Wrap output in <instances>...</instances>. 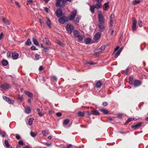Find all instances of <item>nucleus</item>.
<instances>
[{
    "instance_id": "25",
    "label": "nucleus",
    "mask_w": 148,
    "mask_h": 148,
    "mask_svg": "<svg viewBox=\"0 0 148 148\" xmlns=\"http://www.w3.org/2000/svg\"><path fill=\"white\" fill-rule=\"evenodd\" d=\"M2 64L3 65V66H6L8 64V62L5 60H3L2 61Z\"/></svg>"
},
{
    "instance_id": "53",
    "label": "nucleus",
    "mask_w": 148,
    "mask_h": 148,
    "mask_svg": "<svg viewBox=\"0 0 148 148\" xmlns=\"http://www.w3.org/2000/svg\"><path fill=\"white\" fill-rule=\"evenodd\" d=\"M16 138L18 140H20L21 138V137L20 136L17 134L16 135Z\"/></svg>"
},
{
    "instance_id": "29",
    "label": "nucleus",
    "mask_w": 148,
    "mask_h": 148,
    "mask_svg": "<svg viewBox=\"0 0 148 148\" xmlns=\"http://www.w3.org/2000/svg\"><path fill=\"white\" fill-rule=\"evenodd\" d=\"M114 19V16L113 14H112L110 16V22L113 23Z\"/></svg>"
},
{
    "instance_id": "14",
    "label": "nucleus",
    "mask_w": 148,
    "mask_h": 148,
    "mask_svg": "<svg viewBox=\"0 0 148 148\" xmlns=\"http://www.w3.org/2000/svg\"><path fill=\"white\" fill-rule=\"evenodd\" d=\"M91 114L95 115H97L99 114V113L96 110H94L91 111Z\"/></svg>"
},
{
    "instance_id": "13",
    "label": "nucleus",
    "mask_w": 148,
    "mask_h": 148,
    "mask_svg": "<svg viewBox=\"0 0 148 148\" xmlns=\"http://www.w3.org/2000/svg\"><path fill=\"white\" fill-rule=\"evenodd\" d=\"M94 6L97 9L101 8L102 7V5L101 3H95Z\"/></svg>"
},
{
    "instance_id": "24",
    "label": "nucleus",
    "mask_w": 148,
    "mask_h": 148,
    "mask_svg": "<svg viewBox=\"0 0 148 148\" xmlns=\"http://www.w3.org/2000/svg\"><path fill=\"white\" fill-rule=\"evenodd\" d=\"M96 8L94 5H91L90 7V10L92 13H93L95 12V9Z\"/></svg>"
},
{
    "instance_id": "2",
    "label": "nucleus",
    "mask_w": 148,
    "mask_h": 148,
    "mask_svg": "<svg viewBox=\"0 0 148 148\" xmlns=\"http://www.w3.org/2000/svg\"><path fill=\"white\" fill-rule=\"evenodd\" d=\"M66 28L68 33L71 34L74 31V27L72 24L68 23L66 25Z\"/></svg>"
},
{
    "instance_id": "22",
    "label": "nucleus",
    "mask_w": 148,
    "mask_h": 148,
    "mask_svg": "<svg viewBox=\"0 0 148 148\" xmlns=\"http://www.w3.org/2000/svg\"><path fill=\"white\" fill-rule=\"evenodd\" d=\"M104 5L105 7H103V9L105 11L107 10L109 7L107 3H106L104 4Z\"/></svg>"
},
{
    "instance_id": "30",
    "label": "nucleus",
    "mask_w": 148,
    "mask_h": 148,
    "mask_svg": "<svg viewBox=\"0 0 148 148\" xmlns=\"http://www.w3.org/2000/svg\"><path fill=\"white\" fill-rule=\"evenodd\" d=\"M108 118L109 120L110 121V122L114 124V123L116 122L114 118H111L110 117H108Z\"/></svg>"
},
{
    "instance_id": "1",
    "label": "nucleus",
    "mask_w": 148,
    "mask_h": 148,
    "mask_svg": "<svg viewBox=\"0 0 148 148\" xmlns=\"http://www.w3.org/2000/svg\"><path fill=\"white\" fill-rule=\"evenodd\" d=\"M73 35L76 38H77L78 41L81 42L83 40L84 36H81L79 35V32L77 30H74Z\"/></svg>"
},
{
    "instance_id": "7",
    "label": "nucleus",
    "mask_w": 148,
    "mask_h": 148,
    "mask_svg": "<svg viewBox=\"0 0 148 148\" xmlns=\"http://www.w3.org/2000/svg\"><path fill=\"white\" fill-rule=\"evenodd\" d=\"M10 85L8 83H5L0 85V88L3 89L4 90H8L10 88Z\"/></svg>"
},
{
    "instance_id": "20",
    "label": "nucleus",
    "mask_w": 148,
    "mask_h": 148,
    "mask_svg": "<svg viewBox=\"0 0 148 148\" xmlns=\"http://www.w3.org/2000/svg\"><path fill=\"white\" fill-rule=\"evenodd\" d=\"M91 38H87L85 39V43L86 44H88L91 42Z\"/></svg>"
},
{
    "instance_id": "6",
    "label": "nucleus",
    "mask_w": 148,
    "mask_h": 148,
    "mask_svg": "<svg viewBox=\"0 0 148 148\" xmlns=\"http://www.w3.org/2000/svg\"><path fill=\"white\" fill-rule=\"evenodd\" d=\"M62 12L61 9V7L57 9L56 12V16L60 18L61 16L62 15Z\"/></svg>"
},
{
    "instance_id": "48",
    "label": "nucleus",
    "mask_w": 148,
    "mask_h": 148,
    "mask_svg": "<svg viewBox=\"0 0 148 148\" xmlns=\"http://www.w3.org/2000/svg\"><path fill=\"white\" fill-rule=\"evenodd\" d=\"M18 99L20 102H22L23 101V97L22 96H20L18 98Z\"/></svg>"
},
{
    "instance_id": "47",
    "label": "nucleus",
    "mask_w": 148,
    "mask_h": 148,
    "mask_svg": "<svg viewBox=\"0 0 148 148\" xmlns=\"http://www.w3.org/2000/svg\"><path fill=\"white\" fill-rule=\"evenodd\" d=\"M31 49L32 50L34 51L38 50V49L36 48L35 46H32L31 47Z\"/></svg>"
},
{
    "instance_id": "11",
    "label": "nucleus",
    "mask_w": 148,
    "mask_h": 148,
    "mask_svg": "<svg viewBox=\"0 0 148 148\" xmlns=\"http://www.w3.org/2000/svg\"><path fill=\"white\" fill-rule=\"evenodd\" d=\"M104 23H100L98 25V27H99V30L101 32H103L104 31V27L103 25Z\"/></svg>"
},
{
    "instance_id": "17",
    "label": "nucleus",
    "mask_w": 148,
    "mask_h": 148,
    "mask_svg": "<svg viewBox=\"0 0 148 148\" xmlns=\"http://www.w3.org/2000/svg\"><path fill=\"white\" fill-rule=\"evenodd\" d=\"M102 85L101 82L100 80L97 82L96 84V87L97 88H100Z\"/></svg>"
},
{
    "instance_id": "52",
    "label": "nucleus",
    "mask_w": 148,
    "mask_h": 148,
    "mask_svg": "<svg viewBox=\"0 0 148 148\" xmlns=\"http://www.w3.org/2000/svg\"><path fill=\"white\" fill-rule=\"evenodd\" d=\"M56 116L58 117H60L62 115V114L60 112H58L56 114Z\"/></svg>"
},
{
    "instance_id": "37",
    "label": "nucleus",
    "mask_w": 148,
    "mask_h": 148,
    "mask_svg": "<svg viewBox=\"0 0 148 148\" xmlns=\"http://www.w3.org/2000/svg\"><path fill=\"white\" fill-rule=\"evenodd\" d=\"M77 114L79 116L82 117L84 116V112H79Z\"/></svg>"
},
{
    "instance_id": "59",
    "label": "nucleus",
    "mask_w": 148,
    "mask_h": 148,
    "mask_svg": "<svg viewBox=\"0 0 148 148\" xmlns=\"http://www.w3.org/2000/svg\"><path fill=\"white\" fill-rule=\"evenodd\" d=\"M113 23H112V22H110V29H112V27L113 26Z\"/></svg>"
},
{
    "instance_id": "26",
    "label": "nucleus",
    "mask_w": 148,
    "mask_h": 148,
    "mask_svg": "<svg viewBox=\"0 0 148 148\" xmlns=\"http://www.w3.org/2000/svg\"><path fill=\"white\" fill-rule=\"evenodd\" d=\"M70 120L68 119H64L63 122V124L64 126L67 125L69 122Z\"/></svg>"
},
{
    "instance_id": "31",
    "label": "nucleus",
    "mask_w": 148,
    "mask_h": 148,
    "mask_svg": "<svg viewBox=\"0 0 148 148\" xmlns=\"http://www.w3.org/2000/svg\"><path fill=\"white\" fill-rule=\"evenodd\" d=\"M31 44V42L30 39L29 38H28L25 43V45L29 46Z\"/></svg>"
},
{
    "instance_id": "62",
    "label": "nucleus",
    "mask_w": 148,
    "mask_h": 148,
    "mask_svg": "<svg viewBox=\"0 0 148 148\" xmlns=\"http://www.w3.org/2000/svg\"><path fill=\"white\" fill-rule=\"evenodd\" d=\"M6 132H2V137H4L5 136Z\"/></svg>"
},
{
    "instance_id": "15",
    "label": "nucleus",
    "mask_w": 148,
    "mask_h": 148,
    "mask_svg": "<svg viewBox=\"0 0 148 148\" xmlns=\"http://www.w3.org/2000/svg\"><path fill=\"white\" fill-rule=\"evenodd\" d=\"M18 54L17 53H14L12 54V57L14 60H16L18 58Z\"/></svg>"
},
{
    "instance_id": "32",
    "label": "nucleus",
    "mask_w": 148,
    "mask_h": 148,
    "mask_svg": "<svg viewBox=\"0 0 148 148\" xmlns=\"http://www.w3.org/2000/svg\"><path fill=\"white\" fill-rule=\"evenodd\" d=\"M2 20L4 23L7 25H10V22L8 20H6L4 18H3Z\"/></svg>"
},
{
    "instance_id": "64",
    "label": "nucleus",
    "mask_w": 148,
    "mask_h": 148,
    "mask_svg": "<svg viewBox=\"0 0 148 148\" xmlns=\"http://www.w3.org/2000/svg\"><path fill=\"white\" fill-rule=\"evenodd\" d=\"M72 146V145L71 144H70L68 146L65 147V148H70Z\"/></svg>"
},
{
    "instance_id": "41",
    "label": "nucleus",
    "mask_w": 148,
    "mask_h": 148,
    "mask_svg": "<svg viewBox=\"0 0 148 148\" xmlns=\"http://www.w3.org/2000/svg\"><path fill=\"white\" fill-rule=\"evenodd\" d=\"M120 53V49H119V50L116 52L115 54V57L117 58L119 55Z\"/></svg>"
},
{
    "instance_id": "50",
    "label": "nucleus",
    "mask_w": 148,
    "mask_h": 148,
    "mask_svg": "<svg viewBox=\"0 0 148 148\" xmlns=\"http://www.w3.org/2000/svg\"><path fill=\"white\" fill-rule=\"evenodd\" d=\"M51 78L53 79L55 81H57V77L54 76V75H53V76H52L51 77Z\"/></svg>"
},
{
    "instance_id": "46",
    "label": "nucleus",
    "mask_w": 148,
    "mask_h": 148,
    "mask_svg": "<svg viewBox=\"0 0 148 148\" xmlns=\"http://www.w3.org/2000/svg\"><path fill=\"white\" fill-rule=\"evenodd\" d=\"M40 55L36 53L35 55V60H38L39 59Z\"/></svg>"
},
{
    "instance_id": "45",
    "label": "nucleus",
    "mask_w": 148,
    "mask_h": 148,
    "mask_svg": "<svg viewBox=\"0 0 148 148\" xmlns=\"http://www.w3.org/2000/svg\"><path fill=\"white\" fill-rule=\"evenodd\" d=\"M10 104H13L14 103V101L11 99H10V100H9V101L8 102Z\"/></svg>"
},
{
    "instance_id": "51",
    "label": "nucleus",
    "mask_w": 148,
    "mask_h": 148,
    "mask_svg": "<svg viewBox=\"0 0 148 148\" xmlns=\"http://www.w3.org/2000/svg\"><path fill=\"white\" fill-rule=\"evenodd\" d=\"M108 103H107V102L106 101H104L103 102L102 104L103 105L104 107L107 106L108 105Z\"/></svg>"
},
{
    "instance_id": "42",
    "label": "nucleus",
    "mask_w": 148,
    "mask_h": 148,
    "mask_svg": "<svg viewBox=\"0 0 148 148\" xmlns=\"http://www.w3.org/2000/svg\"><path fill=\"white\" fill-rule=\"evenodd\" d=\"M79 22V18L78 17H77L74 21V23L75 24H77Z\"/></svg>"
},
{
    "instance_id": "36",
    "label": "nucleus",
    "mask_w": 148,
    "mask_h": 148,
    "mask_svg": "<svg viewBox=\"0 0 148 148\" xmlns=\"http://www.w3.org/2000/svg\"><path fill=\"white\" fill-rule=\"evenodd\" d=\"M3 98L7 102L9 101V100H10V99L9 97L5 96H3Z\"/></svg>"
},
{
    "instance_id": "33",
    "label": "nucleus",
    "mask_w": 148,
    "mask_h": 148,
    "mask_svg": "<svg viewBox=\"0 0 148 148\" xmlns=\"http://www.w3.org/2000/svg\"><path fill=\"white\" fill-rule=\"evenodd\" d=\"M4 144L7 147H9L10 146L9 142L8 140H5L4 141Z\"/></svg>"
},
{
    "instance_id": "55",
    "label": "nucleus",
    "mask_w": 148,
    "mask_h": 148,
    "mask_svg": "<svg viewBox=\"0 0 148 148\" xmlns=\"http://www.w3.org/2000/svg\"><path fill=\"white\" fill-rule=\"evenodd\" d=\"M138 26L141 27L142 26V21H139L138 22Z\"/></svg>"
},
{
    "instance_id": "18",
    "label": "nucleus",
    "mask_w": 148,
    "mask_h": 148,
    "mask_svg": "<svg viewBox=\"0 0 148 148\" xmlns=\"http://www.w3.org/2000/svg\"><path fill=\"white\" fill-rule=\"evenodd\" d=\"M43 42L44 43L47 45H50V44L49 43V40L46 38L43 39Z\"/></svg>"
},
{
    "instance_id": "58",
    "label": "nucleus",
    "mask_w": 148,
    "mask_h": 148,
    "mask_svg": "<svg viewBox=\"0 0 148 148\" xmlns=\"http://www.w3.org/2000/svg\"><path fill=\"white\" fill-rule=\"evenodd\" d=\"M119 46H117L116 47L114 51V53L115 52L117 51L118 49H119Z\"/></svg>"
},
{
    "instance_id": "28",
    "label": "nucleus",
    "mask_w": 148,
    "mask_h": 148,
    "mask_svg": "<svg viewBox=\"0 0 148 148\" xmlns=\"http://www.w3.org/2000/svg\"><path fill=\"white\" fill-rule=\"evenodd\" d=\"M135 118L134 117H131L128 118L127 120L126 121L125 124H128L132 120H134Z\"/></svg>"
},
{
    "instance_id": "34",
    "label": "nucleus",
    "mask_w": 148,
    "mask_h": 148,
    "mask_svg": "<svg viewBox=\"0 0 148 148\" xmlns=\"http://www.w3.org/2000/svg\"><path fill=\"white\" fill-rule=\"evenodd\" d=\"M34 120V119L32 118H30L29 119L28 122V125H31L32 124V122L33 120Z\"/></svg>"
},
{
    "instance_id": "54",
    "label": "nucleus",
    "mask_w": 148,
    "mask_h": 148,
    "mask_svg": "<svg viewBox=\"0 0 148 148\" xmlns=\"http://www.w3.org/2000/svg\"><path fill=\"white\" fill-rule=\"evenodd\" d=\"M105 47L106 46L105 45H102L101 47L99 48L101 49V51H102L105 49Z\"/></svg>"
},
{
    "instance_id": "16",
    "label": "nucleus",
    "mask_w": 148,
    "mask_h": 148,
    "mask_svg": "<svg viewBox=\"0 0 148 148\" xmlns=\"http://www.w3.org/2000/svg\"><path fill=\"white\" fill-rule=\"evenodd\" d=\"M24 92L26 95H27L29 97H32L33 96V94L28 91L25 90Z\"/></svg>"
},
{
    "instance_id": "38",
    "label": "nucleus",
    "mask_w": 148,
    "mask_h": 148,
    "mask_svg": "<svg viewBox=\"0 0 148 148\" xmlns=\"http://www.w3.org/2000/svg\"><path fill=\"white\" fill-rule=\"evenodd\" d=\"M30 134L32 137H34L36 136L37 133L31 131L30 133Z\"/></svg>"
},
{
    "instance_id": "10",
    "label": "nucleus",
    "mask_w": 148,
    "mask_h": 148,
    "mask_svg": "<svg viewBox=\"0 0 148 148\" xmlns=\"http://www.w3.org/2000/svg\"><path fill=\"white\" fill-rule=\"evenodd\" d=\"M141 84V82L139 80H136L134 81V82H133V84L132 85L134 86V87H136L140 85Z\"/></svg>"
},
{
    "instance_id": "3",
    "label": "nucleus",
    "mask_w": 148,
    "mask_h": 148,
    "mask_svg": "<svg viewBox=\"0 0 148 148\" xmlns=\"http://www.w3.org/2000/svg\"><path fill=\"white\" fill-rule=\"evenodd\" d=\"M59 22L61 24H64L69 21V18L66 16H63L60 17L58 20Z\"/></svg>"
},
{
    "instance_id": "9",
    "label": "nucleus",
    "mask_w": 148,
    "mask_h": 148,
    "mask_svg": "<svg viewBox=\"0 0 148 148\" xmlns=\"http://www.w3.org/2000/svg\"><path fill=\"white\" fill-rule=\"evenodd\" d=\"M132 29L133 31H134L136 30V23L137 21L134 17L132 18Z\"/></svg>"
},
{
    "instance_id": "60",
    "label": "nucleus",
    "mask_w": 148,
    "mask_h": 148,
    "mask_svg": "<svg viewBox=\"0 0 148 148\" xmlns=\"http://www.w3.org/2000/svg\"><path fill=\"white\" fill-rule=\"evenodd\" d=\"M46 23L47 24V25L48 26L49 28H51V24L50 23H49L48 22H46Z\"/></svg>"
},
{
    "instance_id": "12",
    "label": "nucleus",
    "mask_w": 148,
    "mask_h": 148,
    "mask_svg": "<svg viewBox=\"0 0 148 148\" xmlns=\"http://www.w3.org/2000/svg\"><path fill=\"white\" fill-rule=\"evenodd\" d=\"M101 36V34L99 32L97 33L95 35L94 37V40L96 41L98 40Z\"/></svg>"
},
{
    "instance_id": "49",
    "label": "nucleus",
    "mask_w": 148,
    "mask_h": 148,
    "mask_svg": "<svg viewBox=\"0 0 148 148\" xmlns=\"http://www.w3.org/2000/svg\"><path fill=\"white\" fill-rule=\"evenodd\" d=\"M42 133L44 136H46V135L47 134V132L45 130L44 131H42Z\"/></svg>"
},
{
    "instance_id": "63",
    "label": "nucleus",
    "mask_w": 148,
    "mask_h": 148,
    "mask_svg": "<svg viewBox=\"0 0 148 148\" xmlns=\"http://www.w3.org/2000/svg\"><path fill=\"white\" fill-rule=\"evenodd\" d=\"M15 3L18 7H20V5L18 2L15 1Z\"/></svg>"
},
{
    "instance_id": "44",
    "label": "nucleus",
    "mask_w": 148,
    "mask_h": 148,
    "mask_svg": "<svg viewBox=\"0 0 148 148\" xmlns=\"http://www.w3.org/2000/svg\"><path fill=\"white\" fill-rule=\"evenodd\" d=\"M61 0H57L56 2V5L57 6L60 5V3Z\"/></svg>"
},
{
    "instance_id": "21",
    "label": "nucleus",
    "mask_w": 148,
    "mask_h": 148,
    "mask_svg": "<svg viewBox=\"0 0 148 148\" xmlns=\"http://www.w3.org/2000/svg\"><path fill=\"white\" fill-rule=\"evenodd\" d=\"M100 110L105 114H109L108 111L105 109H101Z\"/></svg>"
},
{
    "instance_id": "19",
    "label": "nucleus",
    "mask_w": 148,
    "mask_h": 148,
    "mask_svg": "<svg viewBox=\"0 0 148 148\" xmlns=\"http://www.w3.org/2000/svg\"><path fill=\"white\" fill-rule=\"evenodd\" d=\"M32 41L34 43L36 46H38L39 45V44L38 42L37 41L36 39L34 38L33 37L32 38Z\"/></svg>"
},
{
    "instance_id": "57",
    "label": "nucleus",
    "mask_w": 148,
    "mask_h": 148,
    "mask_svg": "<svg viewBox=\"0 0 148 148\" xmlns=\"http://www.w3.org/2000/svg\"><path fill=\"white\" fill-rule=\"evenodd\" d=\"M58 44L62 46H64V44L63 43L61 42L60 41H58V42H57Z\"/></svg>"
},
{
    "instance_id": "35",
    "label": "nucleus",
    "mask_w": 148,
    "mask_h": 148,
    "mask_svg": "<svg viewBox=\"0 0 148 148\" xmlns=\"http://www.w3.org/2000/svg\"><path fill=\"white\" fill-rule=\"evenodd\" d=\"M66 1L65 0H62V3L60 4V7H61L63 6H65V3H66Z\"/></svg>"
},
{
    "instance_id": "4",
    "label": "nucleus",
    "mask_w": 148,
    "mask_h": 148,
    "mask_svg": "<svg viewBox=\"0 0 148 148\" xmlns=\"http://www.w3.org/2000/svg\"><path fill=\"white\" fill-rule=\"evenodd\" d=\"M77 14L76 10H74L73 12L69 16L70 18L69 19V21H73L76 16Z\"/></svg>"
},
{
    "instance_id": "43",
    "label": "nucleus",
    "mask_w": 148,
    "mask_h": 148,
    "mask_svg": "<svg viewBox=\"0 0 148 148\" xmlns=\"http://www.w3.org/2000/svg\"><path fill=\"white\" fill-rule=\"evenodd\" d=\"M18 144L19 145L21 146H23L24 145L23 141L22 140H20L18 142Z\"/></svg>"
},
{
    "instance_id": "8",
    "label": "nucleus",
    "mask_w": 148,
    "mask_h": 148,
    "mask_svg": "<svg viewBox=\"0 0 148 148\" xmlns=\"http://www.w3.org/2000/svg\"><path fill=\"white\" fill-rule=\"evenodd\" d=\"M98 19L99 22L100 23H104V21L103 17L101 14H98Z\"/></svg>"
},
{
    "instance_id": "61",
    "label": "nucleus",
    "mask_w": 148,
    "mask_h": 148,
    "mask_svg": "<svg viewBox=\"0 0 148 148\" xmlns=\"http://www.w3.org/2000/svg\"><path fill=\"white\" fill-rule=\"evenodd\" d=\"M129 69V68L128 67L125 70L124 72L126 74H127V73Z\"/></svg>"
},
{
    "instance_id": "5",
    "label": "nucleus",
    "mask_w": 148,
    "mask_h": 148,
    "mask_svg": "<svg viewBox=\"0 0 148 148\" xmlns=\"http://www.w3.org/2000/svg\"><path fill=\"white\" fill-rule=\"evenodd\" d=\"M143 125V123L142 122H139L135 125H132L131 127L132 129H136L138 128H139L142 127Z\"/></svg>"
},
{
    "instance_id": "56",
    "label": "nucleus",
    "mask_w": 148,
    "mask_h": 148,
    "mask_svg": "<svg viewBox=\"0 0 148 148\" xmlns=\"http://www.w3.org/2000/svg\"><path fill=\"white\" fill-rule=\"evenodd\" d=\"M41 25H43L44 23L43 20L41 19H39Z\"/></svg>"
},
{
    "instance_id": "39",
    "label": "nucleus",
    "mask_w": 148,
    "mask_h": 148,
    "mask_svg": "<svg viewBox=\"0 0 148 148\" xmlns=\"http://www.w3.org/2000/svg\"><path fill=\"white\" fill-rule=\"evenodd\" d=\"M101 51H102L101 50V49H100V48H99L95 50H94V52L95 53H97L100 52Z\"/></svg>"
},
{
    "instance_id": "40",
    "label": "nucleus",
    "mask_w": 148,
    "mask_h": 148,
    "mask_svg": "<svg viewBox=\"0 0 148 148\" xmlns=\"http://www.w3.org/2000/svg\"><path fill=\"white\" fill-rule=\"evenodd\" d=\"M140 2V1L139 0H135L133 1L132 2V4L135 5L136 4L138 3H139Z\"/></svg>"
},
{
    "instance_id": "23",
    "label": "nucleus",
    "mask_w": 148,
    "mask_h": 148,
    "mask_svg": "<svg viewBox=\"0 0 148 148\" xmlns=\"http://www.w3.org/2000/svg\"><path fill=\"white\" fill-rule=\"evenodd\" d=\"M31 110L30 108L29 107H27L25 109V112L26 114H29L30 113Z\"/></svg>"
},
{
    "instance_id": "27",
    "label": "nucleus",
    "mask_w": 148,
    "mask_h": 148,
    "mask_svg": "<svg viewBox=\"0 0 148 148\" xmlns=\"http://www.w3.org/2000/svg\"><path fill=\"white\" fill-rule=\"evenodd\" d=\"M134 81L133 77L130 76L129 80V83L130 85H132L133 84Z\"/></svg>"
}]
</instances>
